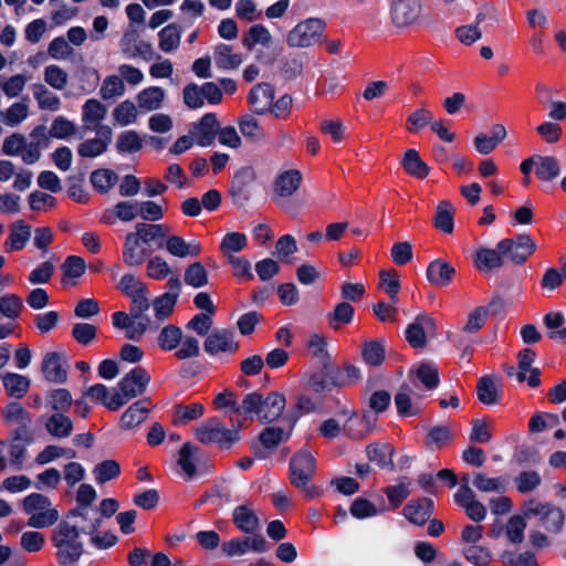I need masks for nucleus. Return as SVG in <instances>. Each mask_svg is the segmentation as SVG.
Instances as JSON below:
<instances>
[{
  "label": "nucleus",
  "mask_w": 566,
  "mask_h": 566,
  "mask_svg": "<svg viewBox=\"0 0 566 566\" xmlns=\"http://www.w3.org/2000/svg\"><path fill=\"white\" fill-rule=\"evenodd\" d=\"M164 98L165 90L160 86L146 87L136 96L138 107L144 111H156L160 108Z\"/></svg>",
  "instance_id": "nucleus-39"
},
{
  "label": "nucleus",
  "mask_w": 566,
  "mask_h": 566,
  "mask_svg": "<svg viewBox=\"0 0 566 566\" xmlns=\"http://www.w3.org/2000/svg\"><path fill=\"white\" fill-rule=\"evenodd\" d=\"M434 511L433 500L430 497H419L409 501L402 509V515L411 524L423 526L431 517Z\"/></svg>",
  "instance_id": "nucleus-16"
},
{
  "label": "nucleus",
  "mask_w": 566,
  "mask_h": 566,
  "mask_svg": "<svg viewBox=\"0 0 566 566\" xmlns=\"http://www.w3.org/2000/svg\"><path fill=\"white\" fill-rule=\"evenodd\" d=\"M222 421L218 417L208 418L196 430L195 437L203 444L214 443Z\"/></svg>",
  "instance_id": "nucleus-49"
},
{
  "label": "nucleus",
  "mask_w": 566,
  "mask_h": 566,
  "mask_svg": "<svg viewBox=\"0 0 566 566\" xmlns=\"http://www.w3.org/2000/svg\"><path fill=\"white\" fill-rule=\"evenodd\" d=\"M303 176L300 170L290 169L277 175L273 182V191L280 198L291 197L302 185Z\"/></svg>",
  "instance_id": "nucleus-24"
},
{
  "label": "nucleus",
  "mask_w": 566,
  "mask_h": 566,
  "mask_svg": "<svg viewBox=\"0 0 566 566\" xmlns=\"http://www.w3.org/2000/svg\"><path fill=\"white\" fill-rule=\"evenodd\" d=\"M280 72L285 80H294L303 72V57L300 54H291L281 60Z\"/></svg>",
  "instance_id": "nucleus-63"
},
{
  "label": "nucleus",
  "mask_w": 566,
  "mask_h": 566,
  "mask_svg": "<svg viewBox=\"0 0 566 566\" xmlns=\"http://www.w3.org/2000/svg\"><path fill=\"white\" fill-rule=\"evenodd\" d=\"M143 148V140L136 130L123 132L116 142V149L119 154L137 153Z\"/></svg>",
  "instance_id": "nucleus-57"
},
{
  "label": "nucleus",
  "mask_w": 566,
  "mask_h": 566,
  "mask_svg": "<svg viewBox=\"0 0 566 566\" xmlns=\"http://www.w3.org/2000/svg\"><path fill=\"white\" fill-rule=\"evenodd\" d=\"M294 430L291 423L287 428L269 426L265 427L260 433L258 441H253L251 449L258 459H265L269 457V451L276 449L281 443L286 442Z\"/></svg>",
  "instance_id": "nucleus-7"
},
{
  "label": "nucleus",
  "mask_w": 566,
  "mask_h": 566,
  "mask_svg": "<svg viewBox=\"0 0 566 566\" xmlns=\"http://www.w3.org/2000/svg\"><path fill=\"white\" fill-rule=\"evenodd\" d=\"M325 29L326 23L323 19H305L289 31L286 44L290 48H310L321 40Z\"/></svg>",
  "instance_id": "nucleus-6"
},
{
  "label": "nucleus",
  "mask_w": 566,
  "mask_h": 566,
  "mask_svg": "<svg viewBox=\"0 0 566 566\" xmlns=\"http://www.w3.org/2000/svg\"><path fill=\"white\" fill-rule=\"evenodd\" d=\"M421 10V0H391V21L397 28L409 27L418 21Z\"/></svg>",
  "instance_id": "nucleus-14"
},
{
  "label": "nucleus",
  "mask_w": 566,
  "mask_h": 566,
  "mask_svg": "<svg viewBox=\"0 0 566 566\" xmlns=\"http://www.w3.org/2000/svg\"><path fill=\"white\" fill-rule=\"evenodd\" d=\"M231 520L235 528L241 533L260 532V517L251 503H244L235 506L232 511Z\"/></svg>",
  "instance_id": "nucleus-18"
},
{
  "label": "nucleus",
  "mask_w": 566,
  "mask_h": 566,
  "mask_svg": "<svg viewBox=\"0 0 566 566\" xmlns=\"http://www.w3.org/2000/svg\"><path fill=\"white\" fill-rule=\"evenodd\" d=\"M321 403L317 397L313 399L306 395H300L296 398L294 408L284 415L283 420L291 423V427H295L303 415L314 412Z\"/></svg>",
  "instance_id": "nucleus-31"
},
{
  "label": "nucleus",
  "mask_w": 566,
  "mask_h": 566,
  "mask_svg": "<svg viewBox=\"0 0 566 566\" xmlns=\"http://www.w3.org/2000/svg\"><path fill=\"white\" fill-rule=\"evenodd\" d=\"M452 440V432L448 426H434L429 429L426 436V447L429 450H441Z\"/></svg>",
  "instance_id": "nucleus-42"
},
{
  "label": "nucleus",
  "mask_w": 566,
  "mask_h": 566,
  "mask_svg": "<svg viewBox=\"0 0 566 566\" xmlns=\"http://www.w3.org/2000/svg\"><path fill=\"white\" fill-rule=\"evenodd\" d=\"M233 328H214L203 340V350L211 357L220 354L234 355L240 349Z\"/></svg>",
  "instance_id": "nucleus-8"
},
{
  "label": "nucleus",
  "mask_w": 566,
  "mask_h": 566,
  "mask_svg": "<svg viewBox=\"0 0 566 566\" xmlns=\"http://www.w3.org/2000/svg\"><path fill=\"white\" fill-rule=\"evenodd\" d=\"M175 352V357L179 360L198 357L200 355L199 340L191 335H182V340Z\"/></svg>",
  "instance_id": "nucleus-64"
},
{
  "label": "nucleus",
  "mask_w": 566,
  "mask_h": 566,
  "mask_svg": "<svg viewBox=\"0 0 566 566\" xmlns=\"http://www.w3.org/2000/svg\"><path fill=\"white\" fill-rule=\"evenodd\" d=\"M536 177L544 182L552 181L560 175V165L554 156L536 155Z\"/></svg>",
  "instance_id": "nucleus-37"
},
{
  "label": "nucleus",
  "mask_w": 566,
  "mask_h": 566,
  "mask_svg": "<svg viewBox=\"0 0 566 566\" xmlns=\"http://www.w3.org/2000/svg\"><path fill=\"white\" fill-rule=\"evenodd\" d=\"M410 388L405 385L401 387V391L395 395V405L397 413L401 418L413 417L421 413V408L413 406L411 397L409 395Z\"/></svg>",
  "instance_id": "nucleus-48"
},
{
  "label": "nucleus",
  "mask_w": 566,
  "mask_h": 566,
  "mask_svg": "<svg viewBox=\"0 0 566 566\" xmlns=\"http://www.w3.org/2000/svg\"><path fill=\"white\" fill-rule=\"evenodd\" d=\"M416 377L428 389H436L440 384L439 369L431 363H421L416 369Z\"/></svg>",
  "instance_id": "nucleus-55"
},
{
  "label": "nucleus",
  "mask_w": 566,
  "mask_h": 566,
  "mask_svg": "<svg viewBox=\"0 0 566 566\" xmlns=\"http://www.w3.org/2000/svg\"><path fill=\"white\" fill-rule=\"evenodd\" d=\"M455 274V268L441 258L432 260L426 270L428 282L437 287H448Z\"/></svg>",
  "instance_id": "nucleus-17"
},
{
  "label": "nucleus",
  "mask_w": 566,
  "mask_h": 566,
  "mask_svg": "<svg viewBox=\"0 0 566 566\" xmlns=\"http://www.w3.org/2000/svg\"><path fill=\"white\" fill-rule=\"evenodd\" d=\"M151 304L155 312V317L159 324L160 322H164L171 316L177 301H175L174 297H170L169 294H161L155 297Z\"/></svg>",
  "instance_id": "nucleus-60"
},
{
  "label": "nucleus",
  "mask_w": 566,
  "mask_h": 566,
  "mask_svg": "<svg viewBox=\"0 0 566 566\" xmlns=\"http://www.w3.org/2000/svg\"><path fill=\"white\" fill-rule=\"evenodd\" d=\"M148 292L135 294L130 298L129 315L133 319L139 322L133 326V329L126 332V337L132 340H139L150 326V317L145 314L150 304L147 297Z\"/></svg>",
  "instance_id": "nucleus-11"
},
{
  "label": "nucleus",
  "mask_w": 566,
  "mask_h": 566,
  "mask_svg": "<svg viewBox=\"0 0 566 566\" xmlns=\"http://www.w3.org/2000/svg\"><path fill=\"white\" fill-rule=\"evenodd\" d=\"M433 119V114L426 107L417 108L407 117L406 129L411 134H417L419 130L430 125Z\"/></svg>",
  "instance_id": "nucleus-56"
},
{
  "label": "nucleus",
  "mask_w": 566,
  "mask_h": 566,
  "mask_svg": "<svg viewBox=\"0 0 566 566\" xmlns=\"http://www.w3.org/2000/svg\"><path fill=\"white\" fill-rule=\"evenodd\" d=\"M0 379L2 380L7 395L14 399H22L31 386L29 377L17 373H6L0 375Z\"/></svg>",
  "instance_id": "nucleus-28"
},
{
  "label": "nucleus",
  "mask_w": 566,
  "mask_h": 566,
  "mask_svg": "<svg viewBox=\"0 0 566 566\" xmlns=\"http://www.w3.org/2000/svg\"><path fill=\"white\" fill-rule=\"evenodd\" d=\"M149 405L150 400L148 398L130 405L120 417L122 428L128 430L144 422L149 413Z\"/></svg>",
  "instance_id": "nucleus-26"
},
{
  "label": "nucleus",
  "mask_w": 566,
  "mask_h": 566,
  "mask_svg": "<svg viewBox=\"0 0 566 566\" xmlns=\"http://www.w3.org/2000/svg\"><path fill=\"white\" fill-rule=\"evenodd\" d=\"M462 554L473 566H489L492 560L491 552L481 545H469L463 548Z\"/></svg>",
  "instance_id": "nucleus-58"
},
{
  "label": "nucleus",
  "mask_w": 566,
  "mask_h": 566,
  "mask_svg": "<svg viewBox=\"0 0 566 566\" xmlns=\"http://www.w3.org/2000/svg\"><path fill=\"white\" fill-rule=\"evenodd\" d=\"M274 86L270 83H258L248 94V103L256 115L266 114L274 101Z\"/></svg>",
  "instance_id": "nucleus-19"
},
{
  "label": "nucleus",
  "mask_w": 566,
  "mask_h": 566,
  "mask_svg": "<svg viewBox=\"0 0 566 566\" xmlns=\"http://www.w3.org/2000/svg\"><path fill=\"white\" fill-rule=\"evenodd\" d=\"M248 245V239L244 233L241 232H229L227 233L220 243V251L227 255L229 253H238Z\"/></svg>",
  "instance_id": "nucleus-61"
},
{
  "label": "nucleus",
  "mask_w": 566,
  "mask_h": 566,
  "mask_svg": "<svg viewBox=\"0 0 566 566\" xmlns=\"http://www.w3.org/2000/svg\"><path fill=\"white\" fill-rule=\"evenodd\" d=\"M45 429L52 437L63 439L72 434L73 422L69 416L54 412L46 419Z\"/></svg>",
  "instance_id": "nucleus-34"
},
{
  "label": "nucleus",
  "mask_w": 566,
  "mask_h": 566,
  "mask_svg": "<svg viewBox=\"0 0 566 566\" xmlns=\"http://www.w3.org/2000/svg\"><path fill=\"white\" fill-rule=\"evenodd\" d=\"M158 36L159 49L164 52H171L180 44L181 29L178 24L171 23L163 28Z\"/></svg>",
  "instance_id": "nucleus-50"
},
{
  "label": "nucleus",
  "mask_w": 566,
  "mask_h": 566,
  "mask_svg": "<svg viewBox=\"0 0 566 566\" xmlns=\"http://www.w3.org/2000/svg\"><path fill=\"white\" fill-rule=\"evenodd\" d=\"M271 41V33L263 24H253L242 38V44L251 50L256 44L268 45Z\"/></svg>",
  "instance_id": "nucleus-54"
},
{
  "label": "nucleus",
  "mask_w": 566,
  "mask_h": 566,
  "mask_svg": "<svg viewBox=\"0 0 566 566\" xmlns=\"http://www.w3.org/2000/svg\"><path fill=\"white\" fill-rule=\"evenodd\" d=\"M164 224L161 223H146L139 222L135 226V239L143 243L144 245H149L151 241H156L157 239H164Z\"/></svg>",
  "instance_id": "nucleus-43"
},
{
  "label": "nucleus",
  "mask_w": 566,
  "mask_h": 566,
  "mask_svg": "<svg viewBox=\"0 0 566 566\" xmlns=\"http://www.w3.org/2000/svg\"><path fill=\"white\" fill-rule=\"evenodd\" d=\"M523 513L526 517H535L537 524L551 534H559L565 524L564 510L553 502H539L530 499L524 504Z\"/></svg>",
  "instance_id": "nucleus-4"
},
{
  "label": "nucleus",
  "mask_w": 566,
  "mask_h": 566,
  "mask_svg": "<svg viewBox=\"0 0 566 566\" xmlns=\"http://www.w3.org/2000/svg\"><path fill=\"white\" fill-rule=\"evenodd\" d=\"M476 395L481 403L486 406L500 402L502 392L492 376H482L476 385Z\"/></svg>",
  "instance_id": "nucleus-32"
},
{
  "label": "nucleus",
  "mask_w": 566,
  "mask_h": 566,
  "mask_svg": "<svg viewBox=\"0 0 566 566\" xmlns=\"http://www.w3.org/2000/svg\"><path fill=\"white\" fill-rule=\"evenodd\" d=\"M302 380L304 386L317 396L319 402H323L326 392L333 390L323 367L318 371L304 375Z\"/></svg>",
  "instance_id": "nucleus-36"
},
{
  "label": "nucleus",
  "mask_w": 566,
  "mask_h": 566,
  "mask_svg": "<svg viewBox=\"0 0 566 566\" xmlns=\"http://www.w3.org/2000/svg\"><path fill=\"white\" fill-rule=\"evenodd\" d=\"M355 315L354 306L346 302H339L335 305L334 310L328 313L327 322L334 331L339 329L343 325H348L353 322Z\"/></svg>",
  "instance_id": "nucleus-38"
},
{
  "label": "nucleus",
  "mask_w": 566,
  "mask_h": 566,
  "mask_svg": "<svg viewBox=\"0 0 566 566\" xmlns=\"http://www.w3.org/2000/svg\"><path fill=\"white\" fill-rule=\"evenodd\" d=\"M410 481L408 478L399 479V483L395 485H388L384 489V493L386 494L389 503V509L395 511L401 506V504L409 497L410 495Z\"/></svg>",
  "instance_id": "nucleus-40"
},
{
  "label": "nucleus",
  "mask_w": 566,
  "mask_h": 566,
  "mask_svg": "<svg viewBox=\"0 0 566 566\" xmlns=\"http://www.w3.org/2000/svg\"><path fill=\"white\" fill-rule=\"evenodd\" d=\"M255 180L256 172L252 166H243L233 174L229 195L235 206L241 208L250 201Z\"/></svg>",
  "instance_id": "nucleus-9"
},
{
  "label": "nucleus",
  "mask_w": 566,
  "mask_h": 566,
  "mask_svg": "<svg viewBox=\"0 0 566 566\" xmlns=\"http://www.w3.org/2000/svg\"><path fill=\"white\" fill-rule=\"evenodd\" d=\"M34 97L41 109L59 111L61 101L59 96L50 92L43 84L34 85Z\"/></svg>",
  "instance_id": "nucleus-59"
},
{
  "label": "nucleus",
  "mask_w": 566,
  "mask_h": 566,
  "mask_svg": "<svg viewBox=\"0 0 566 566\" xmlns=\"http://www.w3.org/2000/svg\"><path fill=\"white\" fill-rule=\"evenodd\" d=\"M222 543V554L227 557H239L248 553L264 554L271 549V544L260 532L243 533Z\"/></svg>",
  "instance_id": "nucleus-5"
},
{
  "label": "nucleus",
  "mask_w": 566,
  "mask_h": 566,
  "mask_svg": "<svg viewBox=\"0 0 566 566\" xmlns=\"http://www.w3.org/2000/svg\"><path fill=\"white\" fill-rule=\"evenodd\" d=\"M182 331L177 325H166L161 328L158 335V346L165 352L177 349L182 340Z\"/></svg>",
  "instance_id": "nucleus-45"
},
{
  "label": "nucleus",
  "mask_w": 566,
  "mask_h": 566,
  "mask_svg": "<svg viewBox=\"0 0 566 566\" xmlns=\"http://www.w3.org/2000/svg\"><path fill=\"white\" fill-rule=\"evenodd\" d=\"M93 474L97 484H105L120 474V465L116 460H104L95 465Z\"/></svg>",
  "instance_id": "nucleus-51"
},
{
  "label": "nucleus",
  "mask_w": 566,
  "mask_h": 566,
  "mask_svg": "<svg viewBox=\"0 0 566 566\" xmlns=\"http://www.w3.org/2000/svg\"><path fill=\"white\" fill-rule=\"evenodd\" d=\"M537 244L528 233H517L512 238L500 240L495 248L481 247L473 254L474 268L480 273H491L505 265H524L536 251Z\"/></svg>",
  "instance_id": "nucleus-1"
},
{
  "label": "nucleus",
  "mask_w": 566,
  "mask_h": 566,
  "mask_svg": "<svg viewBox=\"0 0 566 566\" xmlns=\"http://www.w3.org/2000/svg\"><path fill=\"white\" fill-rule=\"evenodd\" d=\"M219 129L220 124L217 115L214 113H207L192 125L190 133L199 146L209 147L213 145Z\"/></svg>",
  "instance_id": "nucleus-15"
},
{
  "label": "nucleus",
  "mask_w": 566,
  "mask_h": 566,
  "mask_svg": "<svg viewBox=\"0 0 566 566\" xmlns=\"http://www.w3.org/2000/svg\"><path fill=\"white\" fill-rule=\"evenodd\" d=\"M31 237V226L24 220H18L11 224L10 234L4 242L7 251H21L25 248Z\"/></svg>",
  "instance_id": "nucleus-29"
},
{
  "label": "nucleus",
  "mask_w": 566,
  "mask_h": 566,
  "mask_svg": "<svg viewBox=\"0 0 566 566\" xmlns=\"http://www.w3.org/2000/svg\"><path fill=\"white\" fill-rule=\"evenodd\" d=\"M41 371L48 382L64 384L67 380V370L62 366L61 355L56 352L43 356Z\"/></svg>",
  "instance_id": "nucleus-23"
},
{
  "label": "nucleus",
  "mask_w": 566,
  "mask_h": 566,
  "mask_svg": "<svg viewBox=\"0 0 566 566\" xmlns=\"http://www.w3.org/2000/svg\"><path fill=\"white\" fill-rule=\"evenodd\" d=\"M149 373L137 366L128 371L118 382L117 390L112 395L111 411H117L132 399L142 396L150 382Z\"/></svg>",
  "instance_id": "nucleus-3"
},
{
  "label": "nucleus",
  "mask_w": 566,
  "mask_h": 566,
  "mask_svg": "<svg viewBox=\"0 0 566 566\" xmlns=\"http://www.w3.org/2000/svg\"><path fill=\"white\" fill-rule=\"evenodd\" d=\"M206 454L201 448L185 442L178 451L177 464L180 467L187 481H191L199 473L198 467L205 465Z\"/></svg>",
  "instance_id": "nucleus-13"
},
{
  "label": "nucleus",
  "mask_w": 566,
  "mask_h": 566,
  "mask_svg": "<svg viewBox=\"0 0 566 566\" xmlns=\"http://www.w3.org/2000/svg\"><path fill=\"white\" fill-rule=\"evenodd\" d=\"M395 449L389 443H370L366 447V455L370 462L378 465L379 469H388L395 471L396 467L392 461Z\"/></svg>",
  "instance_id": "nucleus-25"
},
{
  "label": "nucleus",
  "mask_w": 566,
  "mask_h": 566,
  "mask_svg": "<svg viewBox=\"0 0 566 566\" xmlns=\"http://www.w3.org/2000/svg\"><path fill=\"white\" fill-rule=\"evenodd\" d=\"M286 406L285 395L280 391H271L263 397L262 408L260 411L261 423H272L282 415Z\"/></svg>",
  "instance_id": "nucleus-22"
},
{
  "label": "nucleus",
  "mask_w": 566,
  "mask_h": 566,
  "mask_svg": "<svg viewBox=\"0 0 566 566\" xmlns=\"http://www.w3.org/2000/svg\"><path fill=\"white\" fill-rule=\"evenodd\" d=\"M86 533V527L71 525L67 521H61L52 531L50 541L55 552L60 566H69L77 563L84 554V543L81 534Z\"/></svg>",
  "instance_id": "nucleus-2"
},
{
  "label": "nucleus",
  "mask_w": 566,
  "mask_h": 566,
  "mask_svg": "<svg viewBox=\"0 0 566 566\" xmlns=\"http://www.w3.org/2000/svg\"><path fill=\"white\" fill-rule=\"evenodd\" d=\"M437 324L433 317L426 313L418 314L405 332V338L415 349H423L427 346V334L434 335Z\"/></svg>",
  "instance_id": "nucleus-12"
},
{
  "label": "nucleus",
  "mask_w": 566,
  "mask_h": 566,
  "mask_svg": "<svg viewBox=\"0 0 566 566\" xmlns=\"http://www.w3.org/2000/svg\"><path fill=\"white\" fill-rule=\"evenodd\" d=\"M185 283L195 289L206 286L208 284V271L201 262L189 264L184 274Z\"/></svg>",
  "instance_id": "nucleus-53"
},
{
  "label": "nucleus",
  "mask_w": 566,
  "mask_h": 566,
  "mask_svg": "<svg viewBox=\"0 0 566 566\" xmlns=\"http://www.w3.org/2000/svg\"><path fill=\"white\" fill-rule=\"evenodd\" d=\"M117 174L108 168H98L92 171L90 181L94 190L98 193H107L117 182Z\"/></svg>",
  "instance_id": "nucleus-41"
},
{
  "label": "nucleus",
  "mask_w": 566,
  "mask_h": 566,
  "mask_svg": "<svg viewBox=\"0 0 566 566\" xmlns=\"http://www.w3.org/2000/svg\"><path fill=\"white\" fill-rule=\"evenodd\" d=\"M22 298L13 293L0 296V315L9 319H17L23 311Z\"/></svg>",
  "instance_id": "nucleus-52"
},
{
  "label": "nucleus",
  "mask_w": 566,
  "mask_h": 566,
  "mask_svg": "<svg viewBox=\"0 0 566 566\" xmlns=\"http://www.w3.org/2000/svg\"><path fill=\"white\" fill-rule=\"evenodd\" d=\"M46 403L55 412H62L69 410L73 403V398L69 389L56 388L48 391L45 396Z\"/></svg>",
  "instance_id": "nucleus-46"
},
{
  "label": "nucleus",
  "mask_w": 566,
  "mask_h": 566,
  "mask_svg": "<svg viewBox=\"0 0 566 566\" xmlns=\"http://www.w3.org/2000/svg\"><path fill=\"white\" fill-rule=\"evenodd\" d=\"M349 512L357 520H365L379 514L376 505L363 496H358L352 502Z\"/></svg>",
  "instance_id": "nucleus-62"
},
{
  "label": "nucleus",
  "mask_w": 566,
  "mask_h": 566,
  "mask_svg": "<svg viewBox=\"0 0 566 566\" xmlns=\"http://www.w3.org/2000/svg\"><path fill=\"white\" fill-rule=\"evenodd\" d=\"M166 250L174 256L177 258H195L201 253V244L192 240L187 242L180 235H170L165 242Z\"/></svg>",
  "instance_id": "nucleus-27"
},
{
  "label": "nucleus",
  "mask_w": 566,
  "mask_h": 566,
  "mask_svg": "<svg viewBox=\"0 0 566 566\" xmlns=\"http://www.w3.org/2000/svg\"><path fill=\"white\" fill-rule=\"evenodd\" d=\"M214 61L219 69L232 70L242 63V57L238 53H232V46L220 43L214 48Z\"/></svg>",
  "instance_id": "nucleus-44"
},
{
  "label": "nucleus",
  "mask_w": 566,
  "mask_h": 566,
  "mask_svg": "<svg viewBox=\"0 0 566 566\" xmlns=\"http://www.w3.org/2000/svg\"><path fill=\"white\" fill-rule=\"evenodd\" d=\"M122 255L126 265L136 268L142 265L151 255V250L139 243L135 239V234L129 232L125 237Z\"/></svg>",
  "instance_id": "nucleus-21"
},
{
  "label": "nucleus",
  "mask_w": 566,
  "mask_h": 566,
  "mask_svg": "<svg viewBox=\"0 0 566 566\" xmlns=\"http://www.w3.org/2000/svg\"><path fill=\"white\" fill-rule=\"evenodd\" d=\"M401 166L406 174L417 179H424L430 174V167L421 159L418 150L413 148L405 151Z\"/></svg>",
  "instance_id": "nucleus-30"
},
{
  "label": "nucleus",
  "mask_w": 566,
  "mask_h": 566,
  "mask_svg": "<svg viewBox=\"0 0 566 566\" xmlns=\"http://www.w3.org/2000/svg\"><path fill=\"white\" fill-rule=\"evenodd\" d=\"M361 358L367 365L373 367L382 365L386 358L384 340L371 339L364 342L361 344Z\"/></svg>",
  "instance_id": "nucleus-35"
},
{
  "label": "nucleus",
  "mask_w": 566,
  "mask_h": 566,
  "mask_svg": "<svg viewBox=\"0 0 566 566\" xmlns=\"http://www.w3.org/2000/svg\"><path fill=\"white\" fill-rule=\"evenodd\" d=\"M263 395L259 391H253L245 395L241 401V405H237L234 413L243 415L245 418L255 415L260 420V411L262 408Z\"/></svg>",
  "instance_id": "nucleus-47"
},
{
  "label": "nucleus",
  "mask_w": 566,
  "mask_h": 566,
  "mask_svg": "<svg viewBox=\"0 0 566 566\" xmlns=\"http://www.w3.org/2000/svg\"><path fill=\"white\" fill-rule=\"evenodd\" d=\"M377 418L369 411H364L361 418L353 413L344 426V431L347 437L353 440L366 438L376 428Z\"/></svg>",
  "instance_id": "nucleus-20"
},
{
  "label": "nucleus",
  "mask_w": 566,
  "mask_h": 566,
  "mask_svg": "<svg viewBox=\"0 0 566 566\" xmlns=\"http://www.w3.org/2000/svg\"><path fill=\"white\" fill-rule=\"evenodd\" d=\"M433 226L442 233L450 234L454 229V209L450 201L442 200L436 208Z\"/></svg>",
  "instance_id": "nucleus-33"
},
{
  "label": "nucleus",
  "mask_w": 566,
  "mask_h": 566,
  "mask_svg": "<svg viewBox=\"0 0 566 566\" xmlns=\"http://www.w3.org/2000/svg\"><path fill=\"white\" fill-rule=\"evenodd\" d=\"M316 472V460L307 449H300L289 463V479L292 485L303 486Z\"/></svg>",
  "instance_id": "nucleus-10"
}]
</instances>
